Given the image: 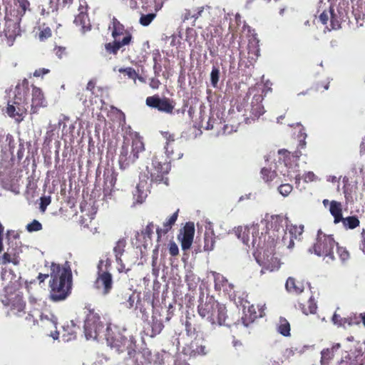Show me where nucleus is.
<instances>
[{"label": "nucleus", "mask_w": 365, "mask_h": 365, "mask_svg": "<svg viewBox=\"0 0 365 365\" xmlns=\"http://www.w3.org/2000/svg\"><path fill=\"white\" fill-rule=\"evenodd\" d=\"M283 217L279 215H271L267 217L265 220V226L268 230H273V231H278L280 227H282Z\"/></svg>", "instance_id": "bb28decb"}, {"label": "nucleus", "mask_w": 365, "mask_h": 365, "mask_svg": "<svg viewBox=\"0 0 365 365\" xmlns=\"http://www.w3.org/2000/svg\"><path fill=\"white\" fill-rule=\"evenodd\" d=\"M29 93V82L24 78L18 83L15 88V95L27 97Z\"/></svg>", "instance_id": "c756f323"}, {"label": "nucleus", "mask_w": 365, "mask_h": 365, "mask_svg": "<svg viewBox=\"0 0 365 365\" xmlns=\"http://www.w3.org/2000/svg\"><path fill=\"white\" fill-rule=\"evenodd\" d=\"M42 228L43 227L41 223L36 220H34L26 225V230L29 232L40 231Z\"/></svg>", "instance_id": "3c124183"}, {"label": "nucleus", "mask_w": 365, "mask_h": 365, "mask_svg": "<svg viewBox=\"0 0 365 365\" xmlns=\"http://www.w3.org/2000/svg\"><path fill=\"white\" fill-rule=\"evenodd\" d=\"M51 36V31L49 28H46L42 30L39 34V38L41 40H44L49 38Z\"/></svg>", "instance_id": "e2e57ef3"}, {"label": "nucleus", "mask_w": 365, "mask_h": 365, "mask_svg": "<svg viewBox=\"0 0 365 365\" xmlns=\"http://www.w3.org/2000/svg\"><path fill=\"white\" fill-rule=\"evenodd\" d=\"M329 13L331 29H339L341 27V23L336 15L334 14V10L332 7L329 8Z\"/></svg>", "instance_id": "a19ab883"}, {"label": "nucleus", "mask_w": 365, "mask_h": 365, "mask_svg": "<svg viewBox=\"0 0 365 365\" xmlns=\"http://www.w3.org/2000/svg\"><path fill=\"white\" fill-rule=\"evenodd\" d=\"M154 224L153 222H149L145 227V230L142 232L143 237H148L150 240L153 234Z\"/></svg>", "instance_id": "5fc2aeb1"}, {"label": "nucleus", "mask_w": 365, "mask_h": 365, "mask_svg": "<svg viewBox=\"0 0 365 365\" xmlns=\"http://www.w3.org/2000/svg\"><path fill=\"white\" fill-rule=\"evenodd\" d=\"M86 319L84 323V332L87 339H97L98 332L103 329L104 324L101 321L99 314L91 309V306L85 307Z\"/></svg>", "instance_id": "6e6552de"}, {"label": "nucleus", "mask_w": 365, "mask_h": 365, "mask_svg": "<svg viewBox=\"0 0 365 365\" xmlns=\"http://www.w3.org/2000/svg\"><path fill=\"white\" fill-rule=\"evenodd\" d=\"M252 236L253 246L263 250L262 259L261 257L257 258V262L266 270L272 272L278 269L280 263L278 258L274 257L275 242L274 237L269 235V232H266L264 235L262 233V236L258 238L254 236V233H252Z\"/></svg>", "instance_id": "f03ea898"}, {"label": "nucleus", "mask_w": 365, "mask_h": 365, "mask_svg": "<svg viewBox=\"0 0 365 365\" xmlns=\"http://www.w3.org/2000/svg\"><path fill=\"white\" fill-rule=\"evenodd\" d=\"M55 53L59 58H62L66 55V48L60 46L55 48Z\"/></svg>", "instance_id": "774afa93"}, {"label": "nucleus", "mask_w": 365, "mask_h": 365, "mask_svg": "<svg viewBox=\"0 0 365 365\" xmlns=\"http://www.w3.org/2000/svg\"><path fill=\"white\" fill-rule=\"evenodd\" d=\"M20 22L21 17L11 18L8 14H6L4 29L0 33V37L7 46H11L16 37L21 35Z\"/></svg>", "instance_id": "1a4fd4ad"}, {"label": "nucleus", "mask_w": 365, "mask_h": 365, "mask_svg": "<svg viewBox=\"0 0 365 365\" xmlns=\"http://www.w3.org/2000/svg\"><path fill=\"white\" fill-rule=\"evenodd\" d=\"M168 155H155L152 158L150 166H147V177L150 182L155 183L164 182L168 185V179L166 175L171 169V160Z\"/></svg>", "instance_id": "423d86ee"}, {"label": "nucleus", "mask_w": 365, "mask_h": 365, "mask_svg": "<svg viewBox=\"0 0 365 365\" xmlns=\"http://www.w3.org/2000/svg\"><path fill=\"white\" fill-rule=\"evenodd\" d=\"M308 303V308L305 307V305L303 304H299V307L301 308L302 312L308 315L309 314H314L315 313L317 310V305L314 303V300L312 299V297L311 296L307 302Z\"/></svg>", "instance_id": "e433bc0d"}, {"label": "nucleus", "mask_w": 365, "mask_h": 365, "mask_svg": "<svg viewBox=\"0 0 365 365\" xmlns=\"http://www.w3.org/2000/svg\"><path fill=\"white\" fill-rule=\"evenodd\" d=\"M169 253L171 256L175 257L179 254V249L175 242H170L169 244Z\"/></svg>", "instance_id": "4d7b16f0"}, {"label": "nucleus", "mask_w": 365, "mask_h": 365, "mask_svg": "<svg viewBox=\"0 0 365 365\" xmlns=\"http://www.w3.org/2000/svg\"><path fill=\"white\" fill-rule=\"evenodd\" d=\"M145 150V145L141 137L135 135L129 139H124L120 148L118 157L119 167L121 170L129 168L139 158V154Z\"/></svg>", "instance_id": "39448f33"}, {"label": "nucleus", "mask_w": 365, "mask_h": 365, "mask_svg": "<svg viewBox=\"0 0 365 365\" xmlns=\"http://www.w3.org/2000/svg\"><path fill=\"white\" fill-rule=\"evenodd\" d=\"M304 232V225H292L290 226L289 229L288 233L290 236L292 237V239L294 240H300V237Z\"/></svg>", "instance_id": "c9c22d12"}, {"label": "nucleus", "mask_w": 365, "mask_h": 365, "mask_svg": "<svg viewBox=\"0 0 365 365\" xmlns=\"http://www.w3.org/2000/svg\"><path fill=\"white\" fill-rule=\"evenodd\" d=\"M112 266V261L110 258H107L106 259H101L99 260L98 265H97V269L98 271L101 270H108L110 271V269Z\"/></svg>", "instance_id": "8fccbe9b"}, {"label": "nucleus", "mask_w": 365, "mask_h": 365, "mask_svg": "<svg viewBox=\"0 0 365 365\" xmlns=\"http://www.w3.org/2000/svg\"><path fill=\"white\" fill-rule=\"evenodd\" d=\"M285 289L289 294L299 295L305 289V282L300 278L289 277L285 283Z\"/></svg>", "instance_id": "a211bd4d"}, {"label": "nucleus", "mask_w": 365, "mask_h": 365, "mask_svg": "<svg viewBox=\"0 0 365 365\" xmlns=\"http://www.w3.org/2000/svg\"><path fill=\"white\" fill-rule=\"evenodd\" d=\"M329 212L334 217V222L335 224H338L343 220L341 202L331 200L330 202Z\"/></svg>", "instance_id": "a878e982"}, {"label": "nucleus", "mask_w": 365, "mask_h": 365, "mask_svg": "<svg viewBox=\"0 0 365 365\" xmlns=\"http://www.w3.org/2000/svg\"><path fill=\"white\" fill-rule=\"evenodd\" d=\"M250 94H253L251 101L250 118L252 120L259 118L265 112L262 101L265 96L264 90L252 88L249 90Z\"/></svg>", "instance_id": "9b49d317"}, {"label": "nucleus", "mask_w": 365, "mask_h": 365, "mask_svg": "<svg viewBox=\"0 0 365 365\" xmlns=\"http://www.w3.org/2000/svg\"><path fill=\"white\" fill-rule=\"evenodd\" d=\"M336 245V242L332 235L323 234L321 230H319L313 250L317 255L327 257L332 261L334 259V248Z\"/></svg>", "instance_id": "0eeeda50"}, {"label": "nucleus", "mask_w": 365, "mask_h": 365, "mask_svg": "<svg viewBox=\"0 0 365 365\" xmlns=\"http://www.w3.org/2000/svg\"><path fill=\"white\" fill-rule=\"evenodd\" d=\"M282 243L284 246L289 249H292L294 246V240L292 239V237L290 236L289 234L287 232H284V235L282 237Z\"/></svg>", "instance_id": "09e8293b"}, {"label": "nucleus", "mask_w": 365, "mask_h": 365, "mask_svg": "<svg viewBox=\"0 0 365 365\" xmlns=\"http://www.w3.org/2000/svg\"><path fill=\"white\" fill-rule=\"evenodd\" d=\"M74 22L77 26H81L83 31L90 29L89 20L87 14H78L76 16Z\"/></svg>", "instance_id": "473e14b6"}, {"label": "nucleus", "mask_w": 365, "mask_h": 365, "mask_svg": "<svg viewBox=\"0 0 365 365\" xmlns=\"http://www.w3.org/2000/svg\"><path fill=\"white\" fill-rule=\"evenodd\" d=\"M183 353L190 357L205 355L206 347L199 340H193L183 349Z\"/></svg>", "instance_id": "6ab92c4d"}, {"label": "nucleus", "mask_w": 365, "mask_h": 365, "mask_svg": "<svg viewBox=\"0 0 365 365\" xmlns=\"http://www.w3.org/2000/svg\"><path fill=\"white\" fill-rule=\"evenodd\" d=\"M195 225L192 222H187L180 230L178 236V240L180 242L181 247L183 251L190 250L194 239Z\"/></svg>", "instance_id": "2eb2a0df"}, {"label": "nucleus", "mask_w": 365, "mask_h": 365, "mask_svg": "<svg viewBox=\"0 0 365 365\" xmlns=\"http://www.w3.org/2000/svg\"><path fill=\"white\" fill-rule=\"evenodd\" d=\"M330 18V13L329 11H324L320 15H319V20L323 24H327L329 19Z\"/></svg>", "instance_id": "0e129e2a"}, {"label": "nucleus", "mask_w": 365, "mask_h": 365, "mask_svg": "<svg viewBox=\"0 0 365 365\" xmlns=\"http://www.w3.org/2000/svg\"><path fill=\"white\" fill-rule=\"evenodd\" d=\"M235 233L239 239H241L242 242L247 245L249 242V235H250V230L247 229H242V227H238L235 230Z\"/></svg>", "instance_id": "ea45409f"}, {"label": "nucleus", "mask_w": 365, "mask_h": 365, "mask_svg": "<svg viewBox=\"0 0 365 365\" xmlns=\"http://www.w3.org/2000/svg\"><path fill=\"white\" fill-rule=\"evenodd\" d=\"M145 103L148 106L168 114L173 113L175 106L173 99L166 97L160 98L158 95L147 97Z\"/></svg>", "instance_id": "f8f14e48"}, {"label": "nucleus", "mask_w": 365, "mask_h": 365, "mask_svg": "<svg viewBox=\"0 0 365 365\" xmlns=\"http://www.w3.org/2000/svg\"><path fill=\"white\" fill-rule=\"evenodd\" d=\"M261 317H262L261 312H257L255 306L252 304L248 307L247 312H245V317L241 318V322L245 327H248L257 318Z\"/></svg>", "instance_id": "393cba45"}, {"label": "nucleus", "mask_w": 365, "mask_h": 365, "mask_svg": "<svg viewBox=\"0 0 365 365\" xmlns=\"http://www.w3.org/2000/svg\"><path fill=\"white\" fill-rule=\"evenodd\" d=\"M336 252H337V254H338L340 259L342 262H346V260H348L350 258V253L346 250V247L338 246L337 249H336Z\"/></svg>", "instance_id": "603ef678"}, {"label": "nucleus", "mask_w": 365, "mask_h": 365, "mask_svg": "<svg viewBox=\"0 0 365 365\" xmlns=\"http://www.w3.org/2000/svg\"><path fill=\"white\" fill-rule=\"evenodd\" d=\"M185 326L186 333L188 336H192L195 334V328L192 327V324L189 321L186 320Z\"/></svg>", "instance_id": "052dcab7"}, {"label": "nucleus", "mask_w": 365, "mask_h": 365, "mask_svg": "<svg viewBox=\"0 0 365 365\" xmlns=\"http://www.w3.org/2000/svg\"><path fill=\"white\" fill-rule=\"evenodd\" d=\"M111 36L113 38L112 42L105 44V49L109 54L117 55L118 51H124L125 46L130 45L133 42L132 34L125 28L115 17H113L111 21Z\"/></svg>", "instance_id": "20e7f679"}, {"label": "nucleus", "mask_w": 365, "mask_h": 365, "mask_svg": "<svg viewBox=\"0 0 365 365\" xmlns=\"http://www.w3.org/2000/svg\"><path fill=\"white\" fill-rule=\"evenodd\" d=\"M51 270L49 298L53 302L64 300L71 292V272L70 269L61 268L55 264H52Z\"/></svg>", "instance_id": "f257e3e1"}, {"label": "nucleus", "mask_w": 365, "mask_h": 365, "mask_svg": "<svg viewBox=\"0 0 365 365\" xmlns=\"http://www.w3.org/2000/svg\"><path fill=\"white\" fill-rule=\"evenodd\" d=\"M127 245V241L125 237L119 239L115 244L113 252L115 255V261L118 265V271L119 273L125 272L128 273L130 269L126 268L123 261L122 259V256L124 255L125 252V247Z\"/></svg>", "instance_id": "f3484780"}, {"label": "nucleus", "mask_w": 365, "mask_h": 365, "mask_svg": "<svg viewBox=\"0 0 365 365\" xmlns=\"http://www.w3.org/2000/svg\"><path fill=\"white\" fill-rule=\"evenodd\" d=\"M151 328L153 333L152 336L157 335L162 331V330L164 328V324L161 320L153 319L151 324Z\"/></svg>", "instance_id": "37998d69"}, {"label": "nucleus", "mask_w": 365, "mask_h": 365, "mask_svg": "<svg viewBox=\"0 0 365 365\" xmlns=\"http://www.w3.org/2000/svg\"><path fill=\"white\" fill-rule=\"evenodd\" d=\"M26 303L22 295L16 294L10 299V312L12 314L20 316L21 313L25 314Z\"/></svg>", "instance_id": "4be33fe9"}, {"label": "nucleus", "mask_w": 365, "mask_h": 365, "mask_svg": "<svg viewBox=\"0 0 365 365\" xmlns=\"http://www.w3.org/2000/svg\"><path fill=\"white\" fill-rule=\"evenodd\" d=\"M278 331L284 336H290V324L284 317L279 318Z\"/></svg>", "instance_id": "72a5a7b5"}, {"label": "nucleus", "mask_w": 365, "mask_h": 365, "mask_svg": "<svg viewBox=\"0 0 365 365\" xmlns=\"http://www.w3.org/2000/svg\"><path fill=\"white\" fill-rule=\"evenodd\" d=\"M161 83L160 80L157 78H152L150 80L149 86L153 89H158Z\"/></svg>", "instance_id": "69168bd1"}, {"label": "nucleus", "mask_w": 365, "mask_h": 365, "mask_svg": "<svg viewBox=\"0 0 365 365\" xmlns=\"http://www.w3.org/2000/svg\"><path fill=\"white\" fill-rule=\"evenodd\" d=\"M261 174L262 175V178L266 182L272 180L275 175L274 172H272V171H271V170L265 168L262 169Z\"/></svg>", "instance_id": "864d4df0"}, {"label": "nucleus", "mask_w": 365, "mask_h": 365, "mask_svg": "<svg viewBox=\"0 0 365 365\" xmlns=\"http://www.w3.org/2000/svg\"><path fill=\"white\" fill-rule=\"evenodd\" d=\"M156 15L153 13L148 14H142L139 22L142 26H148L155 18Z\"/></svg>", "instance_id": "a18cd8bd"}, {"label": "nucleus", "mask_w": 365, "mask_h": 365, "mask_svg": "<svg viewBox=\"0 0 365 365\" xmlns=\"http://www.w3.org/2000/svg\"><path fill=\"white\" fill-rule=\"evenodd\" d=\"M94 287L103 295L108 294L113 287V275L108 270L97 271Z\"/></svg>", "instance_id": "ddd939ff"}, {"label": "nucleus", "mask_w": 365, "mask_h": 365, "mask_svg": "<svg viewBox=\"0 0 365 365\" xmlns=\"http://www.w3.org/2000/svg\"><path fill=\"white\" fill-rule=\"evenodd\" d=\"M10 262L13 263L14 265H17L19 262L15 255L12 256L8 252H4L2 256V264H6Z\"/></svg>", "instance_id": "49530a36"}, {"label": "nucleus", "mask_w": 365, "mask_h": 365, "mask_svg": "<svg viewBox=\"0 0 365 365\" xmlns=\"http://www.w3.org/2000/svg\"><path fill=\"white\" fill-rule=\"evenodd\" d=\"M31 115L36 114L38 113L40 108H45L47 106V102L42 90L34 85L31 86Z\"/></svg>", "instance_id": "dca6fc26"}, {"label": "nucleus", "mask_w": 365, "mask_h": 365, "mask_svg": "<svg viewBox=\"0 0 365 365\" xmlns=\"http://www.w3.org/2000/svg\"><path fill=\"white\" fill-rule=\"evenodd\" d=\"M214 277L215 289L217 291L222 290L224 292H230L234 289V285L228 282L225 277L216 272H212Z\"/></svg>", "instance_id": "aec40b11"}, {"label": "nucleus", "mask_w": 365, "mask_h": 365, "mask_svg": "<svg viewBox=\"0 0 365 365\" xmlns=\"http://www.w3.org/2000/svg\"><path fill=\"white\" fill-rule=\"evenodd\" d=\"M16 6H18L17 16L16 17H21L26 14V11L29 9L30 3L28 0H16Z\"/></svg>", "instance_id": "f704fd0d"}, {"label": "nucleus", "mask_w": 365, "mask_h": 365, "mask_svg": "<svg viewBox=\"0 0 365 365\" xmlns=\"http://www.w3.org/2000/svg\"><path fill=\"white\" fill-rule=\"evenodd\" d=\"M77 327L73 322H71V326L68 324L67 326H63V337L66 341H70L72 339H75L76 338Z\"/></svg>", "instance_id": "7c9ffc66"}, {"label": "nucleus", "mask_w": 365, "mask_h": 365, "mask_svg": "<svg viewBox=\"0 0 365 365\" xmlns=\"http://www.w3.org/2000/svg\"><path fill=\"white\" fill-rule=\"evenodd\" d=\"M179 210L175 212L164 223L163 227H158L156 229L158 241H160L162 236L166 235L175 225L178 217Z\"/></svg>", "instance_id": "5701e85b"}, {"label": "nucleus", "mask_w": 365, "mask_h": 365, "mask_svg": "<svg viewBox=\"0 0 365 365\" xmlns=\"http://www.w3.org/2000/svg\"><path fill=\"white\" fill-rule=\"evenodd\" d=\"M197 312L200 317L212 324L229 326L225 305L219 303L212 297H207L205 302H201L197 307Z\"/></svg>", "instance_id": "7ed1b4c3"}, {"label": "nucleus", "mask_w": 365, "mask_h": 365, "mask_svg": "<svg viewBox=\"0 0 365 365\" xmlns=\"http://www.w3.org/2000/svg\"><path fill=\"white\" fill-rule=\"evenodd\" d=\"M215 245V236L213 231L205 232L204 235V251L210 252L214 250Z\"/></svg>", "instance_id": "c85d7f7f"}, {"label": "nucleus", "mask_w": 365, "mask_h": 365, "mask_svg": "<svg viewBox=\"0 0 365 365\" xmlns=\"http://www.w3.org/2000/svg\"><path fill=\"white\" fill-rule=\"evenodd\" d=\"M301 179H303L305 182H312L315 179V175L313 172H307L302 177L300 175H297L294 177L297 187L299 186Z\"/></svg>", "instance_id": "4c0bfd02"}, {"label": "nucleus", "mask_w": 365, "mask_h": 365, "mask_svg": "<svg viewBox=\"0 0 365 365\" xmlns=\"http://www.w3.org/2000/svg\"><path fill=\"white\" fill-rule=\"evenodd\" d=\"M341 348V345L340 343H335L332 345L331 348L324 349L321 351V364L322 365L328 364L331 360L335 354Z\"/></svg>", "instance_id": "b1692460"}, {"label": "nucleus", "mask_w": 365, "mask_h": 365, "mask_svg": "<svg viewBox=\"0 0 365 365\" xmlns=\"http://www.w3.org/2000/svg\"><path fill=\"white\" fill-rule=\"evenodd\" d=\"M125 299H126V301L122 302L121 303L123 304L126 307L131 308L134 304L133 294H126L125 295Z\"/></svg>", "instance_id": "13d9d810"}, {"label": "nucleus", "mask_w": 365, "mask_h": 365, "mask_svg": "<svg viewBox=\"0 0 365 365\" xmlns=\"http://www.w3.org/2000/svg\"><path fill=\"white\" fill-rule=\"evenodd\" d=\"M293 187L289 183L281 184L278 187L279 192L284 197L288 196L292 191Z\"/></svg>", "instance_id": "de8ad7c7"}, {"label": "nucleus", "mask_w": 365, "mask_h": 365, "mask_svg": "<svg viewBox=\"0 0 365 365\" xmlns=\"http://www.w3.org/2000/svg\"><path fill=\"white\" fill-rule=\"evenodd\" d=\"M220 79V69L217 66H212L210 73V82L213 88L217 87V83Z\"/></svg>", "instance_id": "79ce46f5"}, {"label": "nucleus", "mask_w": 365, "mask_h": 365, "mask_svg": "<svg viewBox=\"0 0 365 365\" xmlns=\"http://www.w3.org/2000/svg\"><path fill=\"white\" fill-rule=\"evenodd\" d=\"M259 41L256 39L250 40L247 45L248 58L255 61L259 56Z\"/></svg>", "instance_id": "cd10ccee"}, {"label": "nucleus", "mask_w": 365, "mask_h": 365, "mask_svg": "<svg viewBox=\"0 0 365 365\" xmlns=\"http://www.w3.org/2000/svg\"><path fill=\"white\" fill-rule=\"evenodd\" d=\"M96 80H93V79L90 80L87 83L86 90L91 91L93 95H96Z\"/></svg>", "instance_id": "680f3d73"}, {"label": "nucleus", "mask_w": 365, "mask_h": 365, "mask_svg": "<svg viewBox=\"0 0 365 365\" xmlns=\"http://www.w3.org/2000/svg\"><path fill=\"white\" fill-rule=\"evenodd\" d=\"M40 202V210L41 212H44L47 208V206L49 205L51 202V196H43L41 197Z\"/></svg>", "instance_id": "6e6d98bb"}, {"label": "nucleus", "mask_w": 365, "mask_h": 365, "mask_svg": "<svg viewBox=\"0 0 365 365\" xmlns=\"http://www.w3.org/2000/svg\"><path fill=\"white\" fill-rule=\"evenodd\" d=\"M332 322L337 325L338 327H342L344 326L346 324H348L349 325L351 324V319L349 318H343L339 314L334 313L332 318H331Z\"/></svg>", "instance_id": "58836bf2"}, {"label": "nucleus", "mask_w": 365, "mask_h": 365, "mask_svg": "<svg viewBox=\"0 0 365 365\" xmlns=\"http://www.w3.org/2000/svg\"><path fill=\"white\" fill-rule=\"evenodd\" d=\"M329 81H325V82H323V83H317L316 85V90L317 91H326L329 88Z\"/></svg>", "instance_id": "338daca9"}, {"label": "nucleus", "mask_w": 365, "mask_h": 365, "mask_svg": "<svg viewBox=\"0 0 365 365\" xmlns=\"http://www.w3.org/2000/svg\"><path fill=\"white\" fill-rule=\"evenodd\" d=\"M27 97L14 95L12 104L9 103L6 107V113L19 123L27 114Z\"/></svg>", "instance_id": "9d476101"}, {"label": "nucleus", "mask_w": 365, "mask_h": 365, "mask_svg": "<svg viewBox=\"0 0 365 365\" xmlns=\"http://www.w3.org/2000/svg\"><path fill=\"white\" fill-rule=\"evenodd\" d=\"M1 287L7 294L11 293L12 289L16 288L17 281L12 282L11 279L15 277L11 270H4L1 272Z\"/></svg>", "instance_id": "412c9836"}, {"label": "nucleus", "mask_w": 365, "mask_h": 365, "mask_svg": "<svg viewBox=\"0 0 365 365\" xmlns=\"http://www.w3.org/2000/svg\"><path fill=\"white\" fill-rule=\"evenodd\" d=\"M119 73H124L125 75L128 76V77L130 79L134 80L135 81L138 73H136L135 70L132 67H128V68H120L118 70Z\"/></svg>", "instance_id": "c03bdc74"}, {"label": "nucleus", "mask_w": 365, "mask_h": 365, "mask_svg": "<svg viewBox=\"0 0 365 365\" xmlns=\"http://www.w3.org/2000/svg\"><path fill=\"white\" fill-rule=\"evenodd\" d=\"M49 73H50L49 69L45 68H41L36 69L34 72L33 76L36 78H38V77L43 78L44 75L48 74Z\"/></svg>", "instance_id": "bf43d9fd"}, {"label": "nucleus", "mask_w": 365, "mask_h": 365, "mask_svg": "<svg viewBox=\"0 0 365 365\" xmlns=\"http://www.w3.org/2000/svg\"><path fill=\"white\" fill-rule=\"evenodd\" d=\"M341 222L343 223V225L346 229L351 230L356 228L360 224L358 217L355 215L343 217V220Z\"/></svg>", "instance_id": "2f4dec72"}, {"label": "nucleus", "mask_w": 365, "mask_h": 365, "mask_svg": "<svg viewBox=\"0 0 365 365\" xmlns=\"http://www.w3.org/2000/svg\"><path fill=\"white\" fill-rule=\"evenodd\" d=\"M163 137L165 139V154L170 159H180L183 155L182 150L176 143L174 133L169 131H161Z\"/></svg>", "instance_id": "4468645a"}]
</instances>
